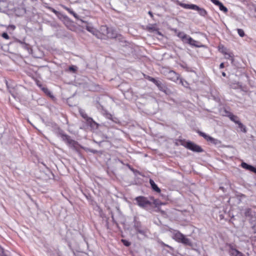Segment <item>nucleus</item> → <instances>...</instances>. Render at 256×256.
Returning <instances> with one entry per match:
<instances>
[{
	"label": "nucleus",
	"instance_id": "f257e3e1",
	"mask_svg": "<svg viewBox=\"0 0 256 256\" xmlns=\"http://www.w3.org/2000/svg\"><path fill=\"white\" fill-rule=\"evenodd\" d=\"M133 226L136 231V234H140L144 238L148 236L147 234L148 232V230L146 227L143 226L140 222L134 220Z\"/></svg>",
	"mask_w": 256,
	"mask_h": 256
},
{
	"label": "nucleus",
	"instance_id": "f03ea898",
	"mask_svg": "<svg viewBox=\"0 0 256 256\" xmlns=\"http://www.w3.org/2000/svg\"><path fill=\"white\" fill-rule=\"evenodd\" d=\"M60 135L62 138V140L65 142L69 146L73 148L74 150H76L78 146V142L76 140L70 138V137L64 134L62 132L60 133Z\"/></svg>",
	"mask_w": 256,
	"mask_h": 256
},
{
	"label": "nucleus",
	"instance_id": "7ed1b4c3",
	"mask_svg": "<svg viewBox=\"0 0 256 256\" xmlns=\"http://www.w3.org/2000/svg\"><path fill=\"white\" fill-rule=\"evenodd\" d=\"M176 240L182 243L185 246H192V244L190 239L186 238L184 235L180 232H177L174 234Z\"/></svg>",
	"mask_w": 256,
	"mask_h": 256
},
{
	"label": "nucleus",
	"instance_id": "20e7f679",
	"mask_svg": "<svg viewBox=\"0 0 256 256\" xmlns=\"http://www.w3.org/2000/svg\"><path fill=\"white\" fill-rule=\"evenodd\" d=\"M243 211L244 216L250 223L256 221V212L252 208H247L244 209Z\"/></svg>",
	"mask_w": 256,
	"mask_h": 256
},
{
	"label": "nucleus",
	"instance_id": "39448f33",
	"mask_svg": "<svg viewBox=\"0 0 256 256\" xmlns=\"http://www.w3.org/2000/svg\"><path fill=\"white\" fill-rule=\"evenodd\" d=\"M80 116L86 121L88 124L92 128H98V124L92 118L88 117L84 111L82 109L79 110Z\"/></svg>",
	"mask_w": 256,
	"mask_h": 256
},
{
	"label": "nucleus",
	"instance_id": "423d86ee",
	"mask_svg": "<svg viewBox=\"0 0 256 256\" xmlns=\"http://www.w3.org/2000/svg\"><path fill=\"white\" fill-rule=\"evenodd\" d=\"M100 30L102 34L106 35L108 38H114L116 37L117 34L115 30L108 28L106 26H102Z\"/></svg>",
	"mask_w": 256,
	"mask_h": 256
},
{
	"label": "nucleus",
	"instance_id": "0eeeda50",
	"mask_svg": "<svg viewBox=\"0 0 256 256\" xmlns=\"http://www.w3.org/2000/svg\"><path fill=\"white\" fill-rule=\"evenodd\" d=\"M138 204L141 208H145L152 204V202L148 198L142 196H140L136 198Z\"/></svg>",
	"mask_w": 256,
	"mask_h": 256
},
{
	"label": "nucleus",
	"instance_id": "6e6552de",
	"mask_svg": "<svg viewBox=\"0 0 256 256\" xmlns=\"http://www.w3.org/2000/svg\"><path fill=\"white\" fill-rule=\"evenodd\" d=\"M186 146L187 148L194 152H202L204 151L200 146L191 142H187Z\"/></svg>",
	"mask_w": 256,
	"mask_h": 256
},
{
	"label": "nucleus",
	"instance_id": "1a4fd4ad",
	"mask_svg": "<svg viewBox=\"0 0 256 256\" xmlns=\"http://www.w3.org/2000/svg\"><path fill=\"white\" fill-rule=\"evenodd\" d=\"M81 25L84 28H85L88 31L94 34L96 32V30L94 28L91 24L87 23V22L84 21L82 20H80V23L79 24Z\"/></svg>",
	"mask_w": 256,
	"mask_h": 256
},
{
	"label": "nucleus",
	"instance_id": "9d476101",
	"mask_svg": "<svg viewBox=\"0 0 256 256\" xmlns=\"http://www.w3.org/2000/svg\"><path fill=\"white\" fill-rule=\"evenodd\" d=\"M166 75L168 79L174 82H176L180 78L179 74L173 70H168Z\"/></svg>",
	"mask_w": 256,
	"mask_h": 256
},
{
	"label": "nucleus",
	"instance_id": "9b49d317",
	"mask_svg": "<svg viewBox=\"0 0 256 256\" xmlns=\"http://www.w3.org/2000/svg\"><path fill=\"white\" fill-rule=\"evenodd\" d=\"M155 84L158 86L160 90L164 92L166 94H168L169 93L170 90L165 86V84L162 82L161 81L158 80V83Z\"/></svg>",
	"mask_w": 256,
	"mask_h": 256
},
{
	"label": "nucleus",
	"instance_id": "f8f14e48",
	"mask_svg": "<svg viewBox=\"0 0 256 256\" xmlns=\"http://www.w3.org/2000/svg\"><path fill=\"white\" fill-rule=\"evenodd\" d=\"M241 166L242 168L246 169L247 170H248L250 172H254V173L256 174V168H255L254 166L242 162L241 164Z\"/></svg>",
	"mask_w": 256,
	"mask_h": 256
},
{
	"label": "nucleus",
	"instance_id": "ddd939ff",
	"mask_svg": "<svg viewBox=\"0 0 256 256\" xmlns=\"http://www.w3.org/2000/svg\"><path fill=\"white\" fill-rule=\"evenodd\" d=\"M184 42L188 43L190 44V45L194 46L196 47H200V46L198 44H197V43H199V42L194 40L192 39L191 37L190 36H188V38H186V41Z\"/></svg>",
	"mask_w": 256,
	"mask_h": 256
},
{
	"label": "nucleus",
	"instance_id": "4468645a",
	"mask_svg": "<svg viewBox=\"0 0 256 256\" xmlns=\"http://www.w3.org/2000/svg\"><path fill=\"white\" fill-rule=\"evenodd\" d=\"M229 252L230 256H244L242 253L232 248H230Z\"/></svg>",
	"mask_w": 256,
	"mask_h": 256
},
{
	"label": "nucleus",
	"instance_id": "2eb2a0df",
	"mask_svg": "<svg viewBox=\"0 0 256 256\" xmlns=\"http://www.w3.org/2000/svg\"><path fill=\"white\" fill-rule=\"evenodd\" d=\"M228 117L229 118L234 122L235 124H237L239 121V118L238 116L233 114L232 113H228Z\"/></svg>",
	"mask_w": 256,
	"mask_h": 256
},
{
	"label": "nucleus",
	"instance_id": "dca6fc26",
	"mask_svg": "<svg viewBox=\"0 0 256 256\" xmlns=\"http://www.w3.org/2000/svg\"><path fill=\"white\" fill-rule=\"evenodd\" d=\"M195 10H197L201 16H206L207 15V12L204 8H200L198 6H196Z\"/></svg>",
	"mask_w": 256,
	"mask_h": 256
},
{
	"label": "nucleus",
	"instance_id": "f3484780",
	"mask_svg": "<svg viewBox=\"0 0 256 256\" xmlns=\"http://www.w3.org/2000/svg\"><path fill=\"white\" fill-rule=\"evenodd\" d=\"M150 184L152 190L158 192H160V188L158 186L155 184L154 181L152 180H150Z\"/></svg>",
	"mask_w": 256,
	"mask_h": 256
},
{
	"label": "nucleus",
	"instance_id": "a211bd4d",
	"mask_svg": "<svg viewBox=\"0 0 256 256\" xmlns=\"http://www.w3.org/2000/svg\"><path fill=\"white\" fill-rule=\"evenodd\" d=\"M208 142H210L214 145H219L221 144V142L220 140L216 139L212 136L209 138Z\"/></svg>",
	"mask_w": 256,
	"mask_h": 256
},
{
	"label": "nucleus",
	"instance_id": "6ab92c4d",
	"mask_svg": "<svg viewBox=\"0 0 256 256\" xmlns=\"http://www.w3.org/2000/svg\"><path fill=\"white\" fill-rule=\"evenodd\" d=\"M182 6L187 9H190L195 10L196 8V5L194 4H182Z\"/></svg>",
	"mask_w": 256,
	"mask_h": 256
},
{
	"label": "nucleus",
	"instance_id": "aec40b11",
	"mask_svg": "<svg viewBox=\"0 0 256 256\" xmlns=\"http://www.w3.org/2000/svg\"><path fill=\"white\" fill-rule=\"evenodd\" d=\"M178 36L184 42H185L188 36L183 32H180L178 34Z\"/></svg>",
	"mask_w": 256,
	"mask_h": 256
},
{
	"label": "nucleus",
	"instance_id": "412c9836",
	"mask_svg": "<svg viewBox=\"0 0 256 256\" xmlns=\"http://www.w3.org/2000/svg\"><path fill=\"white\" fill-rule=\"evenodd\" d=\"M238 128L240 129L241 131L244 133L246 132V128L244 125L240 121L237 124Z\"/></svg>",
	"mask_w": 256,
	"mask_h": 256
},
{
	"label": "nucleus",
	"instance_id": "4be33fe9",
	"mask_svg": "<svg viewBox=\"0 0 256 256\" xmlns=\"http://www.w3.org/2000/svg\"><path fill=\"white\" fill-rule=\"evenodd\" d=\"M198 132L200 136H202L204 139H206L208 142L209 138H210V136L207 135L204 132H203L200 131H198Z\"/></svg>",
	"mask_w": 256,
	"mask_h": 256
},
{
	"label": "nucleus",
	"instance_id": "5701e85b",
	"mask_svg": "<svg viewBox=\"0 0 256 256\" xmlns=\"http://www.w3.org/2000/svg\"><path fill=\"white\" fill-rule=\"evenodd\" d=\"M198 132L200 136H202L204 139H206L208 142L209 138H210V136L207 135L204 132H203L200 131H198Z\"/></svg>",
	"mask_w": 256,
	"mask_h": 256
},
{
	"label": "nucleus",
	"instance_id": "b1692460",
	"mask_svg": "<svg viewBox=\"0 0 256 256\" xmlns=\"http://www.w3.org/2000/svg\"><path fill=\"white\" fill-rule=\"evenodd\" d=\"M218 6L220 10L224 12L225 13L228 12V8L224 6L222 2H220V4Z\"/></svg>",
	"mask_w": 256,
	"mask_h": 256
},
{
	"label": "nucleus",
	"instance_id": "393cba45",
	"mask_svg": "<svg viewBox=\"0 0 256 256\" xmlns=\"http://www.w3.org/2000/svg\"><path fill=\"white\" fill-rule=\"evenodd\" d=\"M224 53L225 55L226 58L230 60L232 62H233V56L232 54L228 53L226 52H224Z\"/></svg>",
	"mask_w": 256,
	"mask_h": 256
},
{
	"label": "nucleus",
	"instance_id": "a878e982",
	"mask_svg": "<svg viewBox=\"0 0 256 256\" xmlns=\"http://www.w3.org/2000/svg\"><path fill=\"white\" fill-rule=\"evenodd\" d=\"M237 31H238V35L240 37H244V36L245 33L243 30L240 29V28H238Z\"/></svg>",
	"mask_w": 256,
	"mask_h": 256
},
{
	"label": "nucleus",
	"instance_id": "bb28decb",
	"mask_svg": "<svg viewBox=\"0 0 256 256\" xmlns=\"http://www.w3.org/2000/svg\"><path fill=\"white\" fill-rule=\"evenodd\" d=\"M106 116H107L108 118L112 120L114 122H116V123L118 122V119L116 118H113L111 114H107Z\"/></svg>",
	"mask_w": 256,
	"mask_h": 256
},
{
	"label": "nucleus",
	"instance_id": "cd10ccee",
	"mask_svg": "<svg viewBox=\"0 0 256 256\" xmlns=\"http://www.w3.org/2000/svg\"><path fill=\"white\" fill-rule=\"evenodd\" d=\"M147 78L148 80L152 82L154 84H156V83H158V80H157L155 79L154 78H152L150 76H148Z\"/></svg>",
	"mask_w": 256,
	"mask_h": 256
},
{
	"label": "nucleus",
	"instance_id": "c85d7f7f",
	"mask_svg": "<svg viewBox=\"0 0 256 256\" xmlns=\"http://www.w3.org/2000/svg\"><path fill=\"white\" fill-rule=\"evenodd\" d=\"M147 78L148 80L152 82L154 84H156V83H158V80H157L155 79L154 78H152L150 76H148Z\"/></svg>",
	"mask_w": 256,
	"mask_h": 256
},
{
	"label": "nucleus",
	"instance_id": "c756f323",
	"mask_svg": "<svg viewBox=\"0 0 256 256\" xmlns=\"http://www.w3.org/2000/svg\"><path fill=\"white\" fill-rule=\"evenodd\" d=\"M22 44V47L24 48L27 50L28 51H29V50H30V46L28 44L24 43L22 42H20Z\"/></svg>",
	"mask_w": 256,
	"mask_h": 256
},
{
	"label": "nucleus",
	"instance_id": "7c9ffc66",
	"mask_svg": "<svg viewBox=\"0 0 256 256\" xmlns=\"http://www.w3.org/2000/svg\"><path fill=\"white\" fill-rule=\"evenodd\" d=\"M122 241L123 244L126 246H128L130 244V242L126 240H122Z\"/></svg>",
	"mask_w": 256,
	"mask_h": 256
},
{
	"label": "nucleus",
	"instance_id": "2f4dec72",
	"mask_svg": "<svg viewBox=\"0 0 256 256\" xmlns=\"http://www.w3.org/2000/svg\"><path fill=\"white\" fill-rule=\"evenodd\" d=\"M42 90L48 95L50 96L51 92L47 88H43Z\"/></svg>",
	"mask_w": 256,
	"mask_h": 256
},
{
	"label": "nucleus",
	"instance_id": "473e14b6",
	"mask_svg": "<svg viewBox=\"0 0 256 256\" xmlns=\"http://www.w3.org/2000/svg\"><path fill=\"white\" fill-rule=\"evenodd\" d=\"M2 36L6 40H8L10 38V36L6 32H3L2 34Z\"/></svg>",
	"mask_w": 256,
	"mask_h": 256
},
{
	"label": "nucleus",
	"instance_id": "72a5a7b5",
	"mask_svg": "<svg viewBox=\"0 0 256 256\" xmlns=\"http://www.w3.org/2000/svg\"><path fill=\"white\" fill-rule=\"evenodd\" d=\"M210 1L214 3V4H215L216 5V6H218L221 2H220L219 0H210Z\"/></svg>",
	"mask_w": 256,
	"mask_h": 256
},
{
	"label": "nucleus",
	"instance_id": "f704fd0d",
	"mask_svg": "<svg viewBox=\"0 0 256 256\" xmlns=\"http://www.w3.org/2000/svg\"><path fill=\"white\" fill-rule=\"evenodd\" d=\"M180 84L186 87V84H187V82L186 81H184L182 79H180Z\"/></svg>",
	"mask_w": 256,
	"mask_h": 256
},
{
	"label": "nucleus",
	"instance_id": "c9c22d12",
	"mask_svg": "<svg viewBox=\"0 0 256 256\" xmlns=\"http://www.w3.org/2000/svg\"><path fill=\"white\" fill-rule=\"evenodd\" d=\"M48 8L56 14H58V12L52 8L48 7Z\"/></svg>",
	"mask_w": 256,
	"mask_h": 256
},
{
	"label": "nucleus",
	"instance_id": "e433bc0d",
	"mask_svg": "<svg viewBox=\"0 0 256 256\" xmlns=\"http://www.w3.org/2000/svg\"><path fill=\"white\" fill-rule=\"evenodd\" d=\"M148 30H151L152 31H155V30H157L156 28L154 27V26H148Z\"/></svg>",
	"mask_w": 256,
	"mask_h": 256
},
{
	"label": "nucleus",
	"instance_id": "4c0bfd02",
	"mask_svg": "<svg viewBox=\"0 0 256 256\" xmlns=\"http://www.w3.org/2000/svg\"><path fill=\"white\" fill-rule=\"evenodd\" d=\"M88 150L90 152H91L93 154H97L98 152V151L96 150H93V149H88Z\"/></svg>",
	"mask_w": 256,
	"mask_h": 256
},
{
	"label": "nucleus",
	"instance_id": "58836bf2",
	"mask_svg": "<svg viewBox=\"0 0 256 256\" xmlns=\"http://www.w3.org/2000/svg\"><path fill=\"white\" fill-rule=\"evenodd\" d=\"M72 15L74 16V18H76L80 22V18L79 16L76 13L74 12L72 14Z\"/></svg>",
	"mask_w": 256,
	"mask_h": 256
},
{
	"label": "nucleus",
	"instance_id": "ea45409f",
	"mask_svg": "<svg viewBox=\"0 0 256 256\" xmlns=\"http://www.w3.org/2000/svg\"><path fill=\"white\" fill-rule=\"evenodd\" d=\"M72 15L74 16V18H76L80 22V18L79 16L76 13L74 12L72 14Z\"/></svg>",
	"mask_w": 256,
	"mask_h": 256
},
{
	"label": "nucleus",
	"instance_id": "a19ab883",
	"mask_svg": "<svg viewBox=\"0 0 256 256\" xmlns=\"http://www.w3.org/2000/svg\"><path fill=\"white\" fill-rule=\"evenodd\" d=\"M66 10H67V11L70 12V14H72L74 12L71 9L69 8H66Z\"/></svg>",
	"mask_w": 256,
	"mask_h": 256
},
{
	"label": "nucleus",
	"instance_id": "79ce46f5",
	"mask_svg": "<svg viewBox=\"0 0 256 256\" xmlns=\"http://www.w3.org/2000/svg\"><path fill=\"white\" fill-rule=\"evenodd\" d=\"M252 230H253V232L255 234H256V224H254L252 226Z\"/></svg>",
	"mask_w": 256,
	"mask_h": 256
},
{
	"label": "nucleus",
	"instance_id": "37998d69",
	"mask_svg": "<svg viewBox=\"0 0 256 256\" xmlns=\"http://www.w3.org/2000/svg\"><path fill=\"white\" fill-rule=\"evenodd\" d=\"M224 112H225V114H225V116H228V113H231L230 112H228V111H227L226 110H224Z\"/></svg>",
	"mask_w": 256,
	"mask_h": 256
},
{
	"label": "nucleus",
	"instance_id": "c03bdc74",
	"mask_svg": "<svg viewBox=\"0 0 256 256\" xmlns=\"http://www.w3.org/2000/svg\"><path fill=\"white\" fill-rule=\"evenodd\" d=\"M69 70H72V71H73V72H74V71H75V69L74 68V67H73V66H70V67L69 68Z\"/></svg>",
	"mask_w": 256,
	"mask_h": 256
},
{
	"label": "nucleus",
	"instance_id": "a18cd8bd",
	"mask_svg": "<svg viewBox=\"0 0 256 256\" xmlns=\"http://www.w3.org/2000/svg\"><path fill=\"white\" fill-rule=\"evenodd\" d=\"M224 68V63H221L220 65V68Z\"/></svg>",
	"mask_w": 256,
	"mask_h": 256
},
{
	"label": "nucleus",
	"instance_id": "49530a36",
	"mask_svg": "<svg viewBox=\"0 0 256 256\" xmlns=\"http://www.w3.org/2000/svg\"><path fill=\"white\" fill-rule=\"evenodd\" d=\"M161 244H162V245H164V246H167L168 248H171V247L170 246H168L167 244H164L163 242H162Z\"/></svg>",
	"mask_w": 256,
	"mask_h": 256
},
{
	"label": "nucleus",
	"instance_id": "de8ad7c7",
	"mask_svg": "<svg viewBox=\"0 0 256 256\" xmlns=\"http://www.w3.org/2000/svg\"><path fill=\"white\" fill-rule=\"evenodd\" d=\"M6 86H7V88H8L10 92V93H12V90H10V87L8 86V82H6Z\"/></svg>",
	"mask_w": 256,
	"mask_h": 256
},
{
	"label": "nucleus",
	"instance_id": "09e8293b",
	"mask_svg": "<svg viewBox=\"0 0 256 256\" xmlns=\"http://www.w3.org/2000/svg\"><path fill=\"white\" fill-rule=\"evenodd\" d=\"M148 14L151 16V17H152L153 16V15H152V14L151 12H148Z\"/></svg>",
	"mask_w": 256,
	"mask_h": 256
},
{
	"label": "nucleus",
	"instance_id": "8fccbe9b",
	"mask_svg": "<svg viewBox=\"0 0 256 256\" xmlns=\"http://www.w3.org/2000/svg\"><path fill=\"white\" fill-rule=\"evenodd\" d=\"M222 75L223 76H226V74H225V72H223L222 73Z\"/></svg>",
	"mask_w": 256,
	"mask_h": 256
},
{
	"label": "nucleus",
	"instance_id": "3c124183",
	"mask_svg": "<svg viewBox=\"0 0 256 256\" xmlns=\"http://www.w3.org/2000/svg\"><path fill=\"white\" fill-rule=\"evenodd\" d=\"M220 219H222V218H223L224 216L222 214H220Z\"/></svg>",
	"mask_w": 256,
	"mask_h": 256
},
{
	"label": "nucleus",
	"instance_id": "603ef678",
	"mask_svg": "<svg viewBox=\"0 0 256 256\" xmlns=\"http://www.w3.org/2000/svg\"><path fill=\"white\" fill-rule=\"evenodd\" d=\"M112 220H113V221H114V216H112Z\"/></svg>",
	"mask_w": 256,
	"mask_h": 256
},
{
	"label": "nucleus",
	"instance_id": "864d4df0",
	"mask_svg": "<svg viewBox=\"0 0 256 256\" xmlns=\"http://www.w3.org/2000/svg\"><path fill=\"white\" fill-rule=\"evenodd\" d=\"M12 96H14V97H15L14 96V95L13 94H12Z\"/></svg>",
	"mask_w": 256,
	"mask_h": 256
},
{
	"label": "nucleus",
	"instance_id": "5fc2aeb1",
	"mask_svg": "<svg viewBox=\"0 0 256 256\" xmlns=\"http://www.w3.org/2000/svg\"><path fill=\"white\" fill-rule=\"evenodd\" d=\"M15 28V26H12V28Z\"/></svg>",
	"mask_w": 256,
	"mask_h": 256
},
{
	"label": "nucleus",
	"instance_id": "6e6d98bb",
	"mask_svg": "<svg viewBox=\"0 0 256 256\" xmlns=\"http://www.w3.org/2000/svg\"><path fill=\"white\" fill-rule=\"evenodd\" d=\"M15 28V26H12V28Z\"/></svg>",
	"mask_w": 256,
	"mask_h": 256
}]
</instances>
